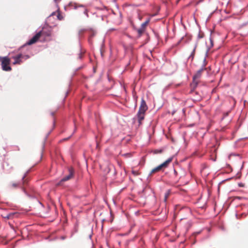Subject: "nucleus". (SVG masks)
<instances>
[{
	"mask_svg": "<svg viewBox=\"0 0 248 248\" xmlns=\"http://www.w3.org/2000/svg\"><path fill=\"white\" fill-rule=\"evenodd\" d=\"M132 173L133 174H134V175H138L139 174V173L138 171H136V170H132Z\"/></svg>",
	"mask_w": 248,
	"mask_h": 248,
	"instance_id": "41",
	"label": "nucleus"
},
{
	"mask_svg": "<svg viewBox=\"0 0 248 248\" xmlns=\"http://www.w3.org/2000/svg\"><path fill=\"white\" fill-rule=\"evenodd\" d=\"M206 70H208V71H210V70H211V66H209V67H207V68H206Z\"/></svg>",
	"mask_w": 248,
	"mask_h": 248,
	"instance_id": "55",
	"label": "nucleus"
},
{
	"mask_svg": "<svg viewBox=\"0 0 248 248\" xmlns=\"http://www.w3.org/2000/svg\"><path fill=\"white\" fill-rule=\"evenodd\" d=\"M28 171H27L22 177L21 180L20 182L19 183V184L21 185V188L23 191V192L30 198L31 199H36V196L30 193H29L28 190L26 189V188H28L29 191L31 192H33V188L31 187L29 185V182L31 179L30 177L27 176V173Z\"/></svg>",
	"mask_w": 248,
	"mask_h": 248,
	"instance_id": "2",
	"label": "nucleus"
},
{
	"mask_svg": "<svg viewBox=\"0 0 248 248\" xmlns=\"http://www.w3.org/2000/svg\"><path fill=\"white\" fill-rule=\"evenodd\" d=\"M226 166L227 167V168L229 169H230L231 170V171H232V168L231 167V165L228 164V163H226Z\"/></svg>",
	"mask_w": 248,
	"mask_h": 248,
	"instance_id": "37",
	"label": "nucleus"
},
{
	"mask_svg": "<svg viewBox=\"0 0 248 248\" xmlns=\"http://www.w3.org/2000/svg\"><path fill=\"white\" fill-rule=\"evenodd\" d=\"M248 24V21H247V22H245L243 23L240 25V27H244V26H247Z\"/></svg>",
	"mask_w": 248,
	"mask_h": 248,
	"instance_id": "40",
	"label": "nucleus"
},
{
	"mask_svg": "<svg viewBox=\"0 0 248 248\" xmlns=\"http://www.w3.org/2000/svg\"><path fill=\"white\" fill-rule=\"evenodd\" d=\"M248 139V137H244V138H240V139H239L238 140H237L235 143H234V145L235 146H243L244 144H239V141H240L241 140H246V139Z\"/></svg>",
	"mask_w": 248,
	"mask_h": 248,
	"instance_id": "19",
	"label": "nucleus"
},
{
	"mask_svg": "<svg viewBox=\"0 0 248 248\" xmlns=\"http://www.w3.org/2000/svg\"><path fill=\"white\" fill-rule=\"evenodd\" d=\"M69 174L63 177L60 181L59 183L64 182L70 180L71 178H73L75 176V169L73 167H71L68 168Z\"/></svg>",
	"mask_w": 248,
	"mask_h": 248,
	"instance_id": "7",
	"label": "nucleus"
},
{
	"mask_svg": "<svg viewBox=\"0 0 248 248\" xmlns=\"http://www.w3.org/2000/svg\"><path fill=\"white\" fill-rule=\"evenodd\" d=\"M82 68H83V66H79V67H78V68H77L75 70V72H74V75H75V74H76V73L78 71V70H79L81 69Z\"/></svg>",
	"mask_w": 248,
	"mask_h": 248,
	"instance_id": "38",
	"label": "nucleus"
},
{
	"mask_svg": "<svg viewBox=\"0 0 248 248\" xmlns=\"http://www.w3.org/2000/svg\"><path fill=\"white\" fill-rule=\"evenodd\" d=\"M150 21V18H148L144 22H143L140 26V28L146 31V27Z\"/></svg>",
	"mask_w": 248,
	"mask_h": 248,
	"instance_id": "15",
	"label": "nucleus"
},
{
	"mask_svg": "<svg viewBox=\"0 0 248 248\" xmlns=\"http://www.w3.org/2000/svg\"><path fill=\"white\" fill-rule=\"evenodd\" d=\"M59 8L58 9V10H57V11H54V12H53L47 17V18L48 19H49L50 20H51V17L54 16V15H55L56 12L57 11H59Z\"/></svg>",
	"mask_w": 248,
	"mask_h": 248,
	"instance_id": "25",
	"label": "nucleus"
},
{
	"mask_svg": "<svg viewBox=\"0 0 248 248\" xmlns=\"http://www.w3.org/2000/svg\"><path fill=\"white\" fill-rule=\"evenodd\" d=\"M176 111H177L176 109H173L172 110V111L171 112V115H173L175 114V113L176 112Z\"/></svg>",
	"mask_w": 248,
	"mask_h": 248,
	"instance_id": "48",
	"label": "nucleus"
},
{
	"mask_svg": "<svg viewBox=\"0 0 248 248\" xmlns=\"http://www.w3.org/2000/svg\"><path fill=\"white\" fill-rule=\"evenodd\" d=\"M207 56H206V52H205V57L204 58V59L203 60L202 64H204L205 66H206V58Z\"/></svg>",
	"mask_w": 248,
	"mask_h": 248,
	"instance_id": "32",
	"label": "nucleus"
},
{
	"mask_svg": "<svg viewBox=\"0 0 248 248\" xmlns=\"http://www.w3.org/2000/svg\"><path fill=\"white\" fill-rule=\"evenodd\" d=\"M50 23V20L46 18L45 22V24L42 27H45V29H52V26L49 25Z\"/></svg>",
	"mask_w": 248,
	"mask_h": 248,
	"instance_id": "16",
	"label": "nucleus"
},
{
	"mask_svg": "<svg viewBox=\"0 0 248 248\" xmlns=\"http://www.w3.org/2000/svg\"><path fill=\"white\" fill-rule=\"evenodd\" d=\"M220 228L221 229V230L223 231H225V228H224V227L223 226H221L220 227Z\"/></svg>",
	"mask_w": 248,
	"mask_h": 248,
	"instance_id": "50",
	"label": "nucleus"
},
{
	"mask_svg": "<svg viewBox=\"0 0 248 248\" xmlns=\"http://www.w3.org/2000/svg\"><path fill=\"white\" fill-rule=\"evenodd\" d=\"M217 8L216 9H215L214 11H213L211 14H212V15H213L214 14H215V13H216L217 12Z\"/></svg>",
	"mask_w": 248,
	"mask_h": 248,
	"instance_id": "53",
	"label": "nucleus"
},
{
	"mask_svg": "<svg viewBox=\"0 0 248 248\" xmlns=\"http://www.w3.org/2000/svg\"><path fill=\"white\" fill-rule=\"evenodd\" d=\"M148 190L149 193V195L153 192L152 189L150 187L148 184H146L143 187L142 190L139 192V194L141 195L140 197L141 198L146 199L147 197V193Z\"/></svg>",
	"mask_w": 248,
	"mask_h": 248,
	"instance_id": "8",
	"label": "nucleus"
},
{
	"mask_svg": "<svg viewBox=\"0 0 248 248\" xmlns=\"http://www.w3.org/2000/svg\"><path fill=\"white\" fill-rule=\"evenodd\" d=\"M163 151V149H159L155 150V153H161Z\"/></svg>",
	"mask_w": 248,
	"mask_h": 248,
	"instance_id": "36",
	"label": "nucleus"
},
{
	"mask_svg": "<svg viewBox=\"0 0 248 248\" xmlns=\"http://www.w3.org/2000/svg\"><path fill=\"white\" fill-rule=\"evenodd\" d=\"M17 185H18V184H16V183H14V184H13V186H14V187H16V186H17Z\"/></svg>",
	"mask_w": 248,
	"mask_h": 248,
	"instance_id": "58",
	"label": "nucleus"
},
{
	"mask_svg": "<svg viewBox=\"0 0 248 248\" xmlns=\"http://www.w3.org/2000/svg\"><path fill=\"white\" fill-rule=\"evenodd\" d=\"M153 32L154 34V35L155 36V37L157 39V40L158 41H159V35L158 34V33L157 32H156L155 30H153Z\"/></svg>",
	"mask_w": 248,
	"mask_h": 248,
	"instance_id": "24",
	"label": "nucleus"
},
{
	"mask_svg": "<svg viewBox=\"0 0 248 248\" xmlns=\"http://www.w3.org/2000/svg\"><path fill=\"white\" fill-rule=\"evenodd\" d=\"M170 192V190H168L167 191V192L165 193V194H167V196H168V195L169 194Z\"/></svg>",
	"mask_w": 248,
	"mask_h": 248,
	"instance_id": "59",
	"label": "nucleus"
},
{
	"mask_svg": "<svg viewBox=\"0 0 248 248\" xmlns=\"http://www.w3.org/2000/svg\"><path fill=\"white\" fill-rule=\"evenodd\" d=\"M230 155H233V156H239L240 155L238 154H235V153H231Z\"/></svg>",
	"mask_w": 248,
	"mask_h": 248,
	"instance_id": "43",
	"label": "nucleus"
},
{
	"mask_svg": "<svg viewBox=\"0 0 248 248\" xmlns=\"http://www.w3.org/2000/svg\"><path fill=\"white\" fill-rule=\"evenodd\" d=\"M56 121V120L55 118H54L53 121V123H52L53 127L49 130V131L47 133V134L46 135V136H45V138L44 139V141L43 142V145H42V150H45L46 142V140H47L49 136L50 135V134L51 133V132L53 131V130L54 129V128L55 127Z\"/></svg>",
	"mask_w": 248,
	"mask_h": 248,
	"instance_id": "9",
	"label": "nucleus"
},
{
	"mask_svg": "<svg viewBox=\"0 0 248 248\" xmlns=\"http://www.w3.org/2000/svg\"><path fill=\"white\" fill-rule=\"evenodd\" d=\"M182 111H183V113H185V112H186V110H185V108H183V109H182Z\"/></svg>",
	"mask_w": 248,
	"mask_h": 248,
	"instance_id": "64",
	"label": "nucleus"
},
{
	"mask_svg": "<svg viewBox=\"0 0 248 248\" xmlns=\"http://www.w3.org/2000/svg\"><path fill=\"white\" fill-rule=\"evenodd\" d=\"M238 175H239L238 178H240L241 177V172H238L236 174V175L235 176L228 178L227 179H226L225 180H222L221 182L219 183V184L218 185V188H217L218 191L219 192V186H220V185H221L222 184L224 183L225 182H226L227 181H228V180H230L231 179H232L234 177H236Z\"/></svg>",
	"mask_w": 248,
	"mask_h": 248,
	"instance_id": "13",
	"label": "nucleus"
},
{
	"mask_svg": "<svg viewBox=\"0 0 248 248\" xmlns=\"http://www.w3.org/2000/svg\"><path fill=\"white\" fill-rule=\"evenodd\" d=\"M137 32H138V35H137V38H140V37H141V36L142 35V34L144 33H146V31L143 30V29H142L141 28H138V29H137Z\"/></svg>",
	"mask_w": 248,
	"mask_h": 248,
	"instance_id": "17",
	"label": "nucleus"
},
{
	"mask_svg": "<svg viewBox=\"0 0 248 248\" xmlns=\"http://www.w3.org/2000/svg\"><path fill=\"white\" fill-rule=\"evenodd\" d=\"M199 70H201L202 72L204 70H206V68L205 67V66L204 65V64H202L201 68Z\"/></svg>",
	"mask_w": 248,
	"mask_h": 248,
	"instance_id": "33",
	"label": "nucleus"
},
{
	"mask_svg": "<svg viewBox=\"0 0 248 248\" xmlns=\"http://www.w3.org/2000/svg\"><path fill=\"white\" fill-rule=\"evenodd\" d=\"M146 35L147 36V38L145 39V44L147 43L150 41V39L149 34L148 32H146Z\"/></svg>",
	"mask_w": 248,
	"mask_h": 248,
	"instance_id": "29",
	"label": "nucleus"
},
{
	"mask_svg": "<svg viewBox=\"0 0 248 248\" xmlns=\"http://www.w3.org/2000/svg\"><path fill=\"white\" fill-rule=\"evenodd\" d=\"M2 217L3 218L8 219L11 218V217L10 216L9 214H7L6 216H4L3 215H2Z\"/></svg>",
	"mask_w": 248,
	"mask_h": 248,
	"instance_id": "34",
	"label": "nucleus"
},
{
	"mask_svg": "<svg viewBox=\"0 0 248 248\" xmlns=\"http://www.w3.org/2000/svg\"><path fill=\"white\" fill-rule=\"evenodd\" d=\"M9 214H10V216L11 217V218L13 217L14 216L18 217H19V216L20 215V214L17 212H12V213H9Z\"/></svg>",
	"mask_w": 248,
	"mask_h": 248,
	"instance_id": "22",
	"label": "nucleus"
},
{
	"mask_svg": "<svg viewBox=\"0 0 248 248\" xmlns=\"http://www.w3.org/2000/svg\"><path fill=\"white\" fill-rule=\"evenodd\" d=\"M212 160L213 161L215 162V161H216V157H215V158H212Z\"/></svg>",
	"mask_w": 248,
	"mask_h": 248,
	"instance_id": "62",
	"label": "nucleus"
},
{
	"mask_svg": "<svg viewBox=\"0 0 248 248\" xmlns=\"http://www.w3.org/2000/svg\"><path fill=\"white\" fill-rule=\"evenodd\" d=\"M106 245L108 247V248H110V246L109 245V243H108V239L107 238H106Z\"/></svg>",
	"mask_w": 248,
	"mask_h": 248,
	"instance_id": "45",
	"label": "nucleus"
},
{
	"mask_svg": "<svg viewBox=\"0 0 248 248\" xmlns=\"http://www.w3.org/2000/svg\"><path fill=\"white\" fill-rule=\"evenodd\" d=\"M0 62L3 71L9 72L12 70V67L10 65L11 62V58L9 57L8 55L4 57L0 56Z\"/></svg>",
	"mask_w": 248,
	"mask_h": 248,
	"instance_id": "5",
	"label": "nucleus"
},
{
	"mask_svg": "<svg viewBox=\"0 0 248 248\" xmlns=\"http://www.w3.org/2000/svg\"><path fill=\"white\" fill-rule=\"evenodd\" d=\"M38 201V203L42 206V207H44V204L42 203V202H41L40 201H39L38 200H37Z\"/></svg>",
	"mask_w": 248,
	"mask_h": 248,
	"instance_id": "49",
	"label": "nucleus"
},
{
	"mask_svg": "<svg viewBox=\"0 0 248 248\" xmlns=\"http://www.w3.org/2000/svg\"><path fill=\"white\" fill-rule=\"evenodd\" d=\"M78 44H79V46H80V53L78 54V58L79 59H81L82 58V56L81 54V44H80L79 40V42H78Z\"/></svg>",
	"mask_w": 248,
	"mask_h": 248,
	"instance_id": "26",
	"label": "nucleus"
},
{
	"mask_svg": "<svg viewBox=\"0 0 248 248\" xmlns=\"http://www.w3.org/2000/svg\"><path fill=\"white\" fill-rule=\"evenodd\" d=\"M151 197L153 199V200L154 202H155V199H156V197H155V194L152 195H151Z\"/></svg>",
	"mask_w": 248,
	"mask_h": 248,
	"instance_id": "46",
	"label": "nucleus"
},
{
	"mask_svg": "<svg viewBox=\"0 0 248 248\" xmlns=\"http://www.w3.org/2000/svg\"><path fill=\"white\" fill-rule=\"evenodd\" d=\"M46 41V39H45V38H44V39H42V40H40V39H39V41H40V42H45Z\"/></svg>",
	"mask_w": 248,
	"mask_h": 248,
	"instance_id": "54",
	"label": "nucleus"
},
{
	"mask_svg": "<svg viewBox=\"0 0 248 248\" xmlns=\"http://www.w3.org/2000/svg\"><path fill=\"white\" fill-rule=\"evenodd\" d=\"M212 15H212V14H210L209 15L208 17H207V19H206V20L205 23H206L209 21V19L211 17V16H212Z\"/></svg>",
	"mask_w": 248,
	"mask_h": 248,
	"instance_id": "42",
	"label": "nucleus"
},
{
	"mask_svg": "<svg viewBox=\"0 0 248 248\" xmlns=\"http://www.w3.org/2000/svg\"><path fill=\"white\" fill-rule=\"evenodd\" d=\"M185 37L186 38V39L184 41L185 43H187L189 41H190L192 39V35L191 34H188L187 33L186 34L185 36H183L180 40L177 43L176 46H178L181 43V42L184 40Z\"/></svg>",
	"mask_w": 248,
	"mask_h": 248,
	"instance_id": "11",
	"label": "nucleus"
},
{
	"mask_svg": "<svg viewBox=\"0 0 248 248\" xmlns=\"http://www.w3.org/2000/svg\"><path fill=\"white\" fill-rule=\"evenodd\" d=\"M210 37H209V41H210V46H208L206 45V48H207L206 51V56H208V52H209V50H210V49L214 46V41H213V39L212 38V34L213 33V31H211V29L210 30Z\"/></svg>",
	"mask_w": 248,
	"mask_h": 248,
	"instance_id": "12",
	"label": "nucleus"
},
{
	"mask_svg": "<svg viewBox=\"0 0 248 248\" xmlns=\"http://www.w3.org/2000/svg\"><path fill=\"white\" fill-rule=\"evenodd\" d=\"M133 29H134V30H135V31H137V29H138V28H137L136 27V26H135V25H133Z\"/></svg>",
	"mask_w": 248,
	"mask_h": 248,
	"instance_id": "56",
	"label": "nucleus"
},
{
	"mask_svg": "<svg viewBox=\"0 0 248 248\" xmlns=\"http://www.w3.org/2000/svg\"><path fill=\"white\" fill-rule=\"evenodd\" d=\"M173 172L175 176H177L178 175V172L174 168L173 169Z\"/></svg>",
	"mask_w": 248,
	"mask_h": 248,
	"instance_id": "47",
	"label": "nucleus"
},
{
	"mask_svg": "<svg viewBox=\"0 0 248 248\" xmlns=\"http://www.w3.org/2000/svg\"><path fill=\"white\" fill-rule=\"evenodd\" d=\"M247 215L245 213H242L240 215H238V214H235V217L237 219H239L243 217H246Z\"/></svg>",
	"mask_w": 248,
	"mask_h": 248,
	"instance_id": "23",
	"label": "nucleus"
},
{
	"mask_svg": "<svg viewBox=\"0 0 248 248\" xmlns=\"http://www.w3.org/2000/svg\"><path fill=\"white\" fill-rule=\"evenodd\" d=\"M195 22H196V24H197V26H198V28H199V33H198V36H197V39H197V41H198V40H199V39H202V38L203 37V35H201V34H200V32H201V26H200V24H198V23H197V21H196V20H195Z\"/></svg>",
	"mask_w": 248,
	"mask_h": 248,
	"instance_id": "20",
	"label": "nucleus"
},
{
	"mask_svg": "<svg viewBox=\"0 0 248 248\" xmlns=\"http://www.w3.org/2000/svg\"><path fill=\"white\" fill-rule=\"evenodd\" d=\"M57 19L59 20H62L63 19V16L60 14V13H58L57 15Z\"/></svg>",
	"mask_w": 248,
	"mask_h": 248,
	"instance_id": "27",
	"label": "nucleus"
},
{
	"mask_svg": "<svg viewBox=\"0 0 248 248\" xmlns=\"http://www.w3.org/2000/svg\"><path fill=\"white\" fill-rule=\"evenodd\" d=\"M50 115L52 116H54V115H55V112L52 111V112H50Z\"/></svg>",
	"mask_w": 248,
	"mask_h": 248,
	"instance_id": "57",
	"label": "nucleus"
},
{
	"mask_svg": "<svg viewBox=\"0 0 248 248\" xmlns=\"http://www.w3.org/2000/svg\"><path fill=\"white\" fill-rule=\"evenodd\" d=\"M74 5H75L74 7V9H77L78 7L84 8V9L86 8H85L86 6L84 4H78L76 3H75Z\"/></svg>",
	"mask_w": 248,
	"mask_h": 248,
	"instance_id": "21",
	"label": "nucleus"
},
{
	"mask_svg": "<svg viewBox=\"0 0 248 248\" xmlns=\"http://www.w3.org/2000/svg\"><path fill=\"white\" fill-rule=\"evenodd\" d=\"M65 238H66V237H65V236H62L61 237V239H62V240H64V239H65Z\"/></svg>",
	"mask_w": 248,
	"mask_h": 248,
	"instance_id": "61",
	"label": "nucleus"
},
{
	"mask_svg": "<svg viewBox=\"0 0 248 248\" xmlns=\"http://www.w3.org/2000/svg\"><path fill=\"white\" fill-rule=\"evenodd\" d=\"M52 29H45V27H42L41 30L39 31L37 30L34 32V34L29 40H28L25 44L21 46L17 49V51H22V50L28 46H31L39 42V38L41 35L45 37H49L51 35V31Z\"/></svg>",
	"mask_w": 248,
	"mask_h": 248,
	"instance_id": "1",
	"label": "nucleus"
},
{
	"mask_svg": "<svg viewBox=\"0 0 248 248\" xmlns=\"http://www.w3.org/2000/svg\"><path fill=\"white\" fill-rule=\"evenodd\" d=\"M238 186L240 187H244L245 186V184L243 183L240 182L238 184Z\"/></svg>",
	"mask_w": 248,
	"mask_h": 248,
	"instance_id": "39",
	"label": "nucleus"
},
{
	"mask_svg": "<svg viewBox=\"0 0 248 248\" xmlns=\"http://www.w3.org/2000/svg\"><path fill=\"white\" fill-rule=\"evenodd\" d=\"M202 72L200 70H198L196 73L193 75V77H192V78H194V79H198L199 78H200L202 76Z\"/></svg>",
	"mask_w": 248,
	"mask_h": 248,
	"instance_id": "18",
	"label": "nucleus"
},
{
	"mask_svg": "<svg viewBox=\"0 0 248 248\" xmlns=\"http://www.w3.org/2000/svg\"><path fill=\"white\" fill-rule=\"evenodd\" d=\"M83 13L87 17H89L88 10L87 8L84 9Z\"/></svg>",
	"mask_w": 248,
	"mask_h": 248,
	"instance_id": "31",
	"label": "nucleus"
},
{
	"mask_svg": "<svg viewBox=\"0 0 248 248\" xmlns=\"http://www.w3.org/2000/svg\"><path fill=\"white\" fill-rule=\"evenodd\" d=\"M167 194H165V197H164V202H166V201H167Z\"/></svg>",
	"mask_w": 248,
	"mask_h": 248,
	"instance_id": "52",
	"label": "nucleus"
},
{
	"mask_svg": "<svg viewBox=\"0 0 248 248\" xmlns=\"http://www.w3.org/2000/svg\"><path fill=\"white\" fill-rule=\"evenodd\" d=\"M197 46H198V41H196V42L194 45V48H193V50L192 51L190 55H189V56L188 58V59H191V61H193V60L194 58L195 51H196V49L197 47Z\"/></svg>",
	"mask_w": 248,
	"mask_h": 248,
	"instance_id": "14",
	"label": "nucleus"
},
{
	"mask_svg": "<svg viewBox=\"0 0 248 248\" xmlns=\"http://www.w3.org/2000/svg\"><path fill=\"white\" fill-rule=\"evenodd\" d=\"M174 156L172 155L169 158H168L166 161L155 167L154 169H153L149 174L147 179L149 178V176L152 175L153 173L156 172L157 171H163L164 169L168 168L169 166V164L171 162L173 159Z\"/></svg>",
	"mask_w": 248,
	"mask_h": 248,
	"instance_id": "4",
	"label": "nucleus"
},
{
	"mask_svg": "<svg viewBox=\"0 0 248 248\" xmlns=\"http://www.w3.org/2000/svg\"><path fill=\"white\" fill-rule=\"evenodd\" d=\"M148 108V107L146 104V102L144 99L143 97H142L141 99L139 110L136 114L139 125H140L142 123L141 121L144 119L145 114Z\"/></svg>",
	"mask_w": 248,
	"mask_h": 248,
	"instance_id": "3",
	"label": "nucleus"
},
{
	"mask_svg": "<svg viewBox=\"0 0 248 248\" xmlns=\"http://www.w3.org/2000/svg\"><path fill=\"white\" fill-rule=\"evenodd\" d=\"M130 65V61H129L128 63L126 64V66L127 67Z\"/></svg>",
	"mask_w": 248,
	"mask_h": 248,
	"instance_id": "60",
	"label": "nucleus"
},
{
	"mask_svg": "<svg viewBox=\"0 0 248 248\" xmlns=\"http://www.w3.org/2000/svg\"><path fill=\"white\" fill-rule=\"evenodd\" d=\"M68 5H69V6H72L73 5V3L70 2L69 3Z\"/></svg>",
	"mask_w": 248,
	"mask_h": 248,
	"instance_id": "63",
	"label": "nucleus"
},
{
	"mask_svg": "<svg viewBox=\"0 0 248 248\" xmlns=\"http://www.w3.org/2000/svg\"><path fill=\"white\" fill-rule=\"evenodd\" d=\"M92 233H93V228L92 229V233L90 234L89 236V237L90 239H92Z\"/></svg>",
	"mask_w": 248,
	"mask_h": 248,
	"instance_id": "51",
	"label": "nucleus"
},
{
	"mask_svg": "<svg viewBox=\"0 0 248 248\" xmlns=\"http://www.w3.org/2000/svg\"><path fill=\"white\" fill-rule=\"evenodd\" d=\"M199 81L197 80L196 79H194V78H192V81L190 83L189 85L191 89L190 91V93L195 92L196 89L197 88L199 85Z\"/></svg>",
	"mask_w": 248,
	"mask_h": 248,
	"instance_id": "10",
	"label": "nucleus"
},
{
	"mask_svg": "<svg viewBox=\"0 0 248 248\" xmlns=\"http://www.w3.org/2000/svg\"><path fill=\"white\" fill-rule=\"evenodd\" d=\"M72 135H73V134H71L70 136H69L67 138H63V139H62L61 140H60V142H62L63 141H66V140H68L69 139H70L72 137Z\"/></svg>",
	"mask_w": 248,
	"mask_h": 248,
	"instance_id": "28",
	"label": "nucleus"
},
{
	"mask_svg": "<svg viewBox=\"0 0 248 248\" xmlns=\"http://www.w3.org/2000/svg\"><path fill=\"white\" fill-rule=\"evenodd\" d=\"M133 97L135 101L137 103L138 101V96L136 94H133Z\"/></svg>",
	"mask_w": 248,
	"mask_h": 248,
	"instance_id": "35",
	"label": "nucleus"
},
{
	"mask_svg": "<svg viewBox=\"0 0 248 248\" xmlns=\"http://www.w3.org/2000/svg\"><path fill=\"white\" fill-rule=\"evenodd\" d=\"M137 119V117L136 115L132 119V123L133 124L135 123L136 122V119Z\"/></svg>",
	"mask_w": 248,
	"mask_h": 248,
	"instance_id": "44",
	"label": "nucleus"
},
{
	"mask_svg": "<svg viewBox=\"0 0 248 248\" xmlns=\"http://www.w3.org/2000/svg\"><path fill=\"white\" fill-rule=\"evenodd\" d=\"M30 57H31V56L29 54H24L23 59L26 60L30 59Z\"/></svg>",
	"mask_w": 248,
	"mask_h": 248,
	"instance_id": "30",
	"label": "nucleus"
},
{
	"mask_svg": "<svg viewBox=\"0 0 248 248\" xmlns=\"http://www.w3.org/2000/svg\"><path fill=\"white\" fill-rule=\"evenodd\" d=\"M24 56V53L22 52L19 53L18 54L11 56V59L14 60L13 62V65H20L23 62L22 60Z\"/></svg>",
	"mask_w": 248,
	"mask_h": 248,
	"instance_id": "6",
	"label": "nucleus"
}]
</instances>
